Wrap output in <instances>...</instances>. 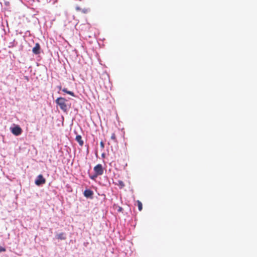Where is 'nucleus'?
Segmentation results:
<instances>
[{"label": "nucleus", "instance_id": "f257e3e1", "mask_svg": "<svg viewBox=\"0 0 257 257\" xmlns=\"http://www.w3.org/2000/svg\"><path fill=\"white\" fill-rule=\"evenodd\" d=\"M66 100L63 97H59L56 100V103L60 106L64 111H66L67 107L66 104Z\"/></svg>", "mask_w": 257, "mask_h": 257}, {"label": "nucleus", "instance_id": "f03ea898", "mask_svg": "<svg viewBox=\"0 0 257 257\" xmlns=\"http://www.w3.org/2000/svg\"><path fill=\"white\" fill-rule=\"evenodd\" d=\"M12 133L16 136L20 135L22 133V130L19 125H16L10 128Z\"/></svg>", "mask_w": 257, "mask_h": 257}, {"label": "nucleus", "instance_id": "7ed1b4c3", "mask_svg": "<svg viewBox=\"0 0 257 257\" xmlns=\"http://www.w3.org/2000/svg\"><path fill=\"white\" fill-rule=\"evenodd\" d=\"M94 171L96 175H102L103 174V169L102 165L97 164L94 167Z\"/></svg>", "mask_w": 257, "mask_h": 257}, {"label": "nucleus", "instance_id": "20e7f679", "mask_svg": "<svg viewBox=\"0 0 257 257\" xmlns=\"http://www.w3.org/2000/svg\"><path fill=\"white\" fill-rule=\"evenodd\" d=\"M46 182L45 179L43 177L42 175H39L37 179L35 180V184L37 185H40L41 184H45Z\"/></svg>", "mask_w": 257, "mask_h": 257}, {"label": "nucleus", "instance_id": "39448f33", "mask_svg": "<svg viewBox=\"0 0 257 257\" xmlns=\"http://www.w3.org/2000/svg\"><path fill=\"white\" fill-rule=\"evenodd\" d=\"M40 46L39 43H36L35 47L32 49V52L35 54H39L40 53Z\"/></svg>", "mask_w": 257, "mask_h": 257}, {"label": "nucleus", "instance_id": "423d86ee", "mask_svg": "<svg viewBox=\"0 0 257 257\" xmlns=\"http://www.w3.org/2000/svg\"><path fill=\"white\" fill-rule=\"evenodd\" d=\"M76 141L78 143L80 146H82L84 144L83 141L82 139V137L80 135H77L75 138Z\"/></svg>", "mask_w": 257, "mask_h": 257}, {"label": "nucleus", "instance_id": "0eeeda50", "mask_svg": "<svg viewBox=\"0 0 257 257\" xmlns=\"http://www.w3.org/2000/svg\"><path fill=\"white\" fill-rule=\"evenodd\" d=\"M93 195V192L90 190H85L84 192V195L86 197H91Z\"/></svg>", "mask_w": 257, "mask_h": 257}, {"label": "nucleus", "instance_id": "6e6552de", "mask_svg": "<svg viewBox=\"0 0 257 257\" xmlns=\"http://www.w3.org/2000/svg\"><path fill=\"white\" fill-rule=\"evenodd\" d=\"M57 238L60 240H65L66 238L65 234L63 232L60 233L57 235Z\"/></svg>", "mask_w": 257, "mask_h": 257}, {"label": "nucleus", "instance_id": "1a4fd4ad", "mask_svg": "<svg viewBox=\"0 0 257 257\" xmlns=\"http://www.w3.org/2000/svg\"><path fill=\"white\" fill-rule=\"evenodd\" d=\"M62 91L72 96H75V94L74 93V92H73L72 91H68L67 90V89L66 88H63L62 89Z\"/></svg>", "mask_w": 257, "mask_h": 257}, {"label": "nucleus", "instance_id": "9d476101", "mask_svg": "<svg viewBox=\"0 0 257 257\" xmlns=\"http://www.w3.org/2000/svg\"><path fill=\"white\" fill-rule=\"evenodd\" d=\"M137 203L138 204V208L139 211H142L143 209V204L140 200H137Z\"/></svg>", "mask_w": 257, "mask_h": 257}, {"label": "nucleus", "instance_id": "9b49d317", "mask_svg": "<svg viewBox=\"0 0 257 257\" xmlns=\"http://www.w3.org/2000/svg\"><path fill=\"white\" fill-rule=\"evenodd\" d=\"M117 185L120 187L121 188H122L124 186V184L122 181L118 180V183H117Z\"/></svg>", "mask_w": 257, "mask_h": 257}, {"label": "nucleus", "instance_id": "f8f14e48", "mask_svg": "<svg viewBox=\"0 0 257 257\" xmlns=\"http://www.w3.org/2000/svg\"><path fill=\"white\" fill-rule=\"evenodd\" d=\"M111 139L114 142H116V138L114 133H112L111 136Z\"/></svg>", "mask_w": 257, "mask_h": 257}, {"label": "nucleus", "instance_id": "ddd939ff", "mask_svg": "<svg viewBox=\"0 0 257 257\" xmlns=\"http://www.w3.org/2000/svg\"><path fill=\"white\" fill-rule=\"evenodd\" d=\"M98 175H96L95 173L92 175V176H90L89 177L92 179V180H94Z\"/></svg>", "mask_w": 257, "mask_h": 257}, {"label": "nucleus", "instance_id": "4468645a", "mask_svg": "<svg viewBox=\"0 0 257 257\" xmlns=\"http://www.w3.org/2000/svg\"><path fill=\"white\" fill-rule=\"evenodd\" d=\"M6 250V249L5 247H3L0 246V252H3V251H5Z\"/></svg>", "mask_w": 257, "mask_h": 257}, {"label": "nucleus", "instance_id": "2eb2a0df", "mask_svg": "<svg viewBox=\"0 0 257 257\" xmlns=\"http://www.w3.org/2000/svg\"><path fill=\"white\" fill-rule=\"evenodd\" d=\"M100 145H101L102 148H104V144H103V143L102 142H100Z\"/></svg>", "mask_w": 257, "mask_h": 257}, {"label": "nucleus", "instance_id": "dca6fc26", "mask_svg": "<svg viewBox=\"0 0 257 257\" xmlns=\"http://www.w3.org/2000/svg\"><path fill=\"white\" fill-rule=\"evenodd\" d=\"M122 208L121 207H119L118 211L120 212L122 211Z\"/></svg>", "mask_w": 257, "mask_h": 257}, {"label": "nucleus", "instance_id": "f3484780", "mask_svg": "<svg viewBox=\"0 0 257 257\" xmlns=\"http://www.w3.org/2000/svg\"><path fill=\"white\" fill-rule=\"evenodd\" d=\"M25 79L27 80V81H29V78L28 76H25Z\"/></svg>", "mask_w": 257, "mask_h": 257}]
</instances>
